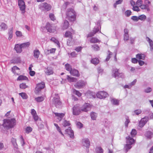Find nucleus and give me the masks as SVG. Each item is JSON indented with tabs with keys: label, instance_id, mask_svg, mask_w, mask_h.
<instances>
[{
	"label": "nucleus",
	"instance_id": "f257e3e1",
	"mask_svg": "<svg viewBox=\"0 0 153 153\" xmlns=\"http://www.w3.org/2000/svg\"><path fill=\"white\" fill-rule=\"evenodd\" d=\"M16 124V120L13 118L10 119H4L3 120V126L7 129L11 128L14 127Z\"/></svg>",
	"mask_w": 153,
	"mask_h": 153
},
{
	"label": "nucleus",
	"instance_id": "f03ea898",
	"mask_svg": "<svg viewBox=\"0 0 153 153\" xmlns=\"http://www.w3.org/2000/svg\"><path fill=\"white\" fill-rule=\"evenodd\" d=\"M76 15L75 11L72 8L68 9V19L71 22L75 21L76 19Z\"/></svg>",
	"mask_w": 153,
	"mask_h": 153
},
{
	"label": "nucleus",
	"instance_id": "7ed1b4c3",
	"mask_svg": "<svg viewBox=\"0 0 153 153\" xmlns=\"http://www.w3.org/2000/svg\"><path fill=\"white\" fill-rule=\"evenodd\" d=\"M55 97H53L52 101V104L57 108H60L62 106V104L60 100V98L58 94H55Z\"/></svg>",
	"mask_w": 153,
	"mask_h": 153
},
{
	"label": "nucleus",
	"instance_id": "20e7f679",
	"mask_svg": "<svg viewBox=\"0 0 153 153\" xmlns=\"http://www.w3.org/2000/svg\"><path fill=\"white\" fill-rule=\"evenodd\" d=\"M68 71L70 72V74L74 76L79 77L80 76L78 71L74 69H72L71 66L68 64Z\"/></svg>",
	"mask_w": 153,
	"mask_h": 153
},
{
	"label": "nucleus",
	"instance_id": "39448f33",
	"mask_svg": "<svg viewBox=\"0 0 153 153\" xmlns=\"http://www.w3.org/2000/svg\"><path fill=\"white\" fill-rule=\"evenodd\" d=\"M18 2L20 9L22 11V13L23 14L25 12V3L23 0H18Z\"/></svg>",
	"mask_w": 153,
	"mask_h": 153
},
{
	"label": "nucleus",
	"instance_id": "423d86ee",
	"mask_svg": "<svg viewBox=\"0 0 153 153\" xmlns=\"http://www.w3.org/2000/svg\"><path fill=\"white\" fill-rule=\"evenodd\" d=\"M72 108L73 114L74 115H79L81 111V109L79 108V104L75 105Z\"/></svg>",
	"mask_w": 153,
	"mask_h": 153
},
{
	"label": "nucleus",
	"instance_id": "0eeeda50",
	"mask_svg": "<svg viewBox=\"0 0 153 153\" xmlns=\"http://www.w3.org/2000/svg\"><path fill=\"white\" fill-rule=\"evenodd\" d=\"M45 83L43 82H42L41 83L37 84L35 88L36 93H39L41 90L45 88Z\"/></svg>",
	"mask_w": 153,
	"mask_h": 153
},
{
	"label": "nucleus",
	"instance_id": "6e6552de",
	"mask_svg": "<svg viewBox=\"0 0 153 153\" xmlns=\"http://www.w3.org/2000/svg\"><path fill=\"white\" fill-rule=\"evenodd\" d=\"M97 97L102 99L105 98L108 96V93L104 91H100L98 92L96 94Z\"/></svg>",
	"mask_w": 153,
	"mask_h": 153
},
{
	"label": "nucleus",
	"instance_id": "1a4fd4ad",
	"mask_svg": "<svg viewBox=\"0 0 153 153\" xmlns=\"http://www.w3.org/2000/svg\"><path fill=\"white\" fill-rule=\"evenodd\" d=\"M149 117H145L142 118L139 123V126L141 128L143 127L148 121Z\"/></svg>",
	"mask_w": 153,
	"mask_h": 153
},
{
	"label": "nucleus",
	"instance_id": "9d476101",
	"mask_svg": "<svg viewBox=\"0 0 153 153\" xmlns=\"http://www.w3.org/2000/svg\"><path fill=\"white\" fill-rule=\"evenodd\" d=\"M91 109L90 105L88 103H85L81 108L82 111L87 112L90 111Z\"/></svg>",
	"mask_w": 153,
	"mask_h": 153
},
{
	"label": "nucleus",
	"instance_id": "9b49d317",
	"mask_svg": "<svg viewBox=\"0 0 153 153\" xmlns=\"http://www.w3.org/2000/svg\"><path fill=\"white\" fill-rule=\"evenodd\" d=\"M68 31V38L69 39H68V40L71 42V44H72V42H71V41L72 40V34L74 33V32L73 30L71 28H70L69 29Z\"/></svg>",
	"mask_w": 153,
	"mask_h": 153
},
{
	"label": "nucleus",
	"instance_id": "f8f14e48",
	"mask_svg": "<svg viewBox=\"0 0 153 153\" xmlns=\"http://www.w3.org/2000/svg\"><path fill=\"white\" fill-rule=\"evenodd\" d=\"M100 29L98 27H95L92 30V32L89 33L87 35L88 38L93 36L94 34L99 31Z\"/></svg>",
	"mask_w": 153,
	"mask_h": 153
},
{
	"label": "nucleus",
	"instance_id": "ddd939ff",
	"mask_svg": "<svg viewBox=\"0 0 153 153\" xmlns=\"http://www.w3.org/2000/svg\"><path fill=\"white\" fill-rule=\"evenodd\" d=\"M85 85V82L83 81L80 80L75 85V86L76 88H80L83 87Z\"/></svg>",
	"mask_w": 153,
	"mask_h": 153
},
{
	"label": "nucleus",
	"instance_id": "4468645a",
	"mask_svg": "<svg viewBox=\"0 0 153 153\" xmlns=\"http://www.w3.org/2000/svg\"><path fill=\"white\" fill-rule=\"evenodd\" d=\"M41 9H44L47 11H49L51 9V7L50 5L48 4L47 3H44L42 4L40 7Z\"/></svg>",
	"mask_w": 153,
	"mask_h": 153
},
{
	"label": "nucleus",
	"instance_id": "2eb2a0df",
	"mask_svg": "<svg viewBox=\"0 0 153 153\" xmlns=\"http://www.w3.org/2000/svg\"><path fill=\"white\" fill-rule=\"evenodd\" d=\"M82 145L83 146L88 148L90 145L89 140L88 138H85L82 140Z\"/></svg>",
	"mask_w": 153,
	"mask_h": 153
},
{
	"label": "nucleus",
	"instance_id": "dca6fc26",
	"mask_svg": "<svg viewBox=\"0 0 153 153\" xmlns=\"http://www.w3.org/2000/svg\"><path fill=\"white\" fill-rule=\"evenodd\" d=\"M46 28L48 32L50 33H52L54 32V30L53 28V27L50 23L48 22L47 23Z\"/></svg>",
	"mask_w": 153,
	"mask_h": 153
},
{
	"label": "nucleus",
	"instance_id": "f3484780",
	"mask_svg": "<svg viewBox=\"0 0 153 153\" xmlns=\"http://www.w3.org/2000/svg\"><path fill=\"white\" fill-rule=\"evenodd\" d=\"M22 49L20 44H16L15 45L14 49L17 53H21L22 51Z\"/></svg>",
	"mask_w": 153,
	"mask_h": 153
},
{
	"label": "nucleus",
	"instance_id": "a211bd4d",
	"mask_svg": "<svg viewBox=\"0 0 153 153\" xmlns=\"http://www.w3.org/2000/svg\"><path fill=\"white\" fill-rule=\"evenodd\" d=\"M68 134L71 138L74 139V131L71 129L70 127L68 128Z\"/></svg>",
	"mask_w": 153,
	"mask_h": 153
},
{
	"label": "nucleus",
	"instance_id": "6ab92c4d",
	"mask_svg": "<svg viewBox=\"0 0 153 153\" xmlns=\"http://www.w3.org/2000/svg\"><path fill=\"white\" fill-rule=\"evenodd\" d=\"M126 143L127 144H132L134 143V140L130 136H128L126 138Z\"/></svg>",
	"mask_w": 153,
	"mask_h": 153
},
{
	"label": "nucleus",
	"instance_id": "aec40b11",
	"mask_svg": "<svg viewBox=\"0 0 153 153\" xmlns=\"http://www.w3.org/2000/svg\"><path fill=\"white\" fill-rule=\"evenodd\" d=\"M21 59L20 57H16L11 61V63L13 64H17L20 63Z\"/></svg>",
	"mask_w": 153,
	"mask_h": 153
},
{
	"label": "nucleus",
	"instance_id": "412c9836",
	"mask_svg": "<svg viewBox=\"0 0 153 153\" xmlns=\"http://www.w3.org/2000/svg\"><path fill=\"white\" fill-rule=\"evenodd\" d=\"M45 74L48 75L52 74H53V71L52 68H51L48 67L45 68Z\"/></svg>",
	"mask_w": 153,
	"mask_h": 153
},
{
	"label": "nucleus",
	"instance_id": "4be33fe9",
	"mask_svg": "<svg viewBox=\"0 0 153 153\" xmlns=\"http://www.w3.org/2000/svg\"><path fill=\"white\" fill-rule=\"evenodd\" d=\"M153 134V133L152 132L148 131L145 133V136L147 139H150L152 138Z\"/></svg>",
	"mask_w": 153,
	"mask_h": 153
},
{
	"label": "nucleus",
	"instance_id": "5701e85b",
	"mask_svg": "<svg viewBox=\"0 0 153 153\" xmlns=\"http://www.w3.org/2000/svg\"><path fill=\"white\" fill-rule=\"evenodd\" d=\"M33 56L35 58L38 59L40 54V52L39 50L35 49L33 51Z\"/></svg>",
	"mask_w": 153,
	"mask_h": 153
},
{
	"label": "nucleus",
	"instance_id": "b1692460",
	"mask_svg": "<svg viewBox=\"0 0 153 153\" xmlns=\"http://www.w3.org/2000/svg\"><path fill=\"white\" fill-rule=\"evenodd\" d=\"M13 27H12L9 29L8 34L9 35V37L8 39L10 40L13 37Z\"/></svg>",
	"mask_w": 153,
	"mask_h": 153
},
{
	"label": "nucleus",
	"instance_id": "393cba45",
	"mask_svg": "<svg viewBox=\"0 0 153 153\" xmlns=\"http://www.w3.org/2000/svg\"><path fill=\"white\" fill-rule=\"evenodd\" d=\"M86 96L88 98H91L95 97L94 93L90 91H88L86 93Z\"/></svg>",
	"mask_w": 153,
	"mask_h": 153
},
{
	"label": "nucleus",
	"instance_id": "a878e982",
	"mask_svg": "<svg viewBox=\"0 0 153 153\" xmlns=\"http://www.w3.org/2000/svg\"><path fill=\"white\" fill-rule=\"evenodd\" d=\"M146 40L149 42V44L151 50V51L153 50V42L152 41L151 39H150L149 37L147 36L146 37Z\"/></svg>",
	"mask_w": 153,
	"mask_h": 153
},
{
	"label": "nucleus",
	"instance_id": "bb28decb",
	"mask_svg": "<svg viewBox=\"0 0 153 153\" xmlns=\"http://www.w3.org/2000/svg\"><path fill=\"white\" fill-rule=\"evenodd\" d=\"M97 114L94 112H92L91 113L90 115L91 119L93 120H95L97 117Z\"/></svg>",
	"mask_w": 153,
	"mask_h": 153
},
{
	"label": "nucleus",
	"instance_id": "cd10ccee",
	"mask_svg": "<svg viewBox=\"0 0 153 153\" xmlns=\"http://www.w3.org/2000/svg\"><path fill=\"white\" fill-rule=\"evenodd\" d=\"M112 73V75L114 77H117L119 73L118 72V70L117 68L113 69Z\"/></svg>",
	"mask_w": 153,
	"mask_h": 153
},
{
	"label": "nucleus",
	"instance_id": "c85d7f7f",
	"mask_svg": "<svg viewBox=\"0 0 153 153\" xmlns=\"http://www.w3.org/2000/svg\"><path fill=\"white\" fill-rule=\"evenodd\" d=\"M27 80H28V78L26 76L22 75L19 76L17 79V81Z\"/></svg>",
	"mask_w": 153,
	"mask_h": 153
},
{
	"label": "nucleus",
	"instance_id": "c756f323",
	"mask_svg": "<svg viewBox=\"0 0 153 153\" xmlns=\"http://www.w3.org/2000/svg\"><path fill=\"white\" fill-rule=\"evenodd\" d=\"M55 114L56 116L58 117V119L60 121L61 120L62 118L64 116V114L62 113H55Z\"/></svg>",
	"mask_w": 153,
	"mask_h": 153
},
{
	"label": "nucleus",
	"instance_id": "7c9ffc66",
	"mask_svg": "<svg viewBox=\"0 0 153 153\" xmlns=\"http://www.w3.org/2000/svg\"><path fill=\"white\" fill-rule=\"evenodd\" d=\"M22 48H25L29 47L30 45V43L29 42L22 43L20 44Z\"/></svg>",
	"mask_w": 153,
	"mask_h": 153
},
{
	"label": "nucleus",
	"instance_id": "2f4dec72",
	"mask_svg": "<svg viewBox=\"0 0 153 153\" xmlns=\"http://www.w3.org/2000/svg\"><path fill=\"white\" fill-rule=\"evenodd\" d=\"M145 55L142 54H138L136 55V57L137 59L144 60L145 58Z\"/></svg>",
	"mask_w": 153,
	"mask_h": 153
},
{
	"label": "nucleus",
	"instance_id": "473e14b6",
	"mask_svg": "<svg viewBox=\"0 0 153 153\" xmlns=\"http://www.w3.org/2000/svg\"><path fill=\"white\" fill-rule=\"evenodd\" d=\"M96 153H103V150L101 147H97L95 149Z\"/></svg>",
	"mask_w": 153,
	"mask_h": 153
},
{
	"label": "nucleus",
	"instance_id": "72a5a7b5",
	"mask_svg": "<svg viewBox=\"0 0 153 153\" xmlns=\"http://www.w3.org/2000/svg\"><path fill=\"white\" fill-rule=\"evenodd\" d=\"M1 29L3 30H7V25L4 23H2L0 26Z\"/></svg>",
	"mask_w": 153,
	"mask_h": 153
},
{
	"label": "nucleus",
	"instance_id": "f704fd0d",
	"mask_svg": "<svg viewBox=\"0 0 153 153\" xmlns=\"http://www.w3.org/2000/svg\"><path fill=\"white\" fill-rule=\"evenodd\" d=\"M51 40L55 43L56 44L58 47H60L59 42L57 39H56L55 38L52 37L51 39Z\"/></svg>",
	"mask_w": 153,
	"mask_h": 153
},
{
	"label": "nucleus",
	"instance_id": "c9c22d12",
	"mask_svg": "<svg viewBox=\"0 0 153 153\" xmlns=\"http://www.w3.org/2000/svg\"><path fill=\"white\" fill-rule=\"evenodd\" d=\"M45 99L44 97H38L35 98V100L38 102H40L43 101Z\"/></svg>",
	"mask_w": 153,
	"mask_h": 153
},
{
	"label": "nucleus",
	"instance_id": "e433bc0d",
	"mask_svg": "<svg viewBox=\"0 0 153 153\" xmlns=\"http://www.w3.org/2000/svg\"><path fill=\"white\" fill-rule=\"evenodd\" d=\"M100 42V41L96 38L92 37L90 40L91 43H96Z\"/></svg>",
	"mask_w": 153,
	"mask_h": 153
},
{
	"label": "nucleus",
	"instance_id": "4c0bfd02",
	"mask_svg": "<svg viewBox=\"0 0 153 153\" xmlns=\"http://www.w3.org/2000/svg\"><path fill=\"white\" fill-rule=\"evenodd\" d=\"M149 5L148 4H143L141 5L140 7L142 9H146L148 11L149 10Z\"/></svg>",
	"mask_w": 153,
	"mask_h": 153
},
{
	"label": "nucleus",
	"instance_id": "58836bf2",
	"mask_svg": "<svg viewBox=\"0 0 153 153\" xmlns=\"http://www.w3.org/2000/svg\"><path fill=\"white\" fill-rule=\"evenodd\" d=\"M91 62L94 65L97 64L99 62V59L96 58L92 59Z\"/></svg>",
	"mask_w": 153,
	"mask_h": 153
},
{
	"label": "nucleus",
	"instance_id": "ea45409f",
	"mask_svg": "<svg viewBox=\"0 0 153 153\" xmlns=\"http://www.w3.org/2000/svg\"><path fill=\"white\" fill-rule=\"evenodd\" d=\"M76 79L74 77H70L68 75V81L71 82H76Z\"/></svg>",
	"mask_w": 153,
	"mask_h": 153
},
{
	"label": "nucleus",
	"instance_id": "a19ab883",
	"mask_svg": "<svg viewBox=\"0 0 153 153\" xmlns=\"http://www.w3.org/2000/svg\"><path fill=\"white\" fill-rule=\"evenodd\" d=\"M112 103L114 105H119V101L116 99H113L111 100Z\"/></svg>",
	"mask_w": 153,
	"mask_h": 153
},
{
	"label": "nucleus",
	"instance_id": "79ce46f5",
	"mask_svg": "<svg viewBox=\"0 0 153 153\" xmlns=\"http://www.w3.org/2000/svg\"><path fill=\"white\" fill-rule=\"evenodd\" d=\"M19 95L21 96L23 99H26L27 98V95L25 93L22 92L20 93L19 94Z\"/></svg>",
	"mask_w": 153,
	"mask_h": 153
},
{
	"label": "nucleus",
	"instance_id": "37998d69",
	"mask_svg": "<svg viewBox=\"0 0 153 153\" xmlns=\"http://www.w3.org/2000/svg\"><path fill=\"white\" fill-rule=\"evenodd\" d=\"M19 87L20 88L22 89H25L28 87V86L25 83H22L20 84Z\"/></svg>",
	"mask_w": 153,
	"mask_h": 153
},
{
	"label": "nucleus",
	"instance_id": "c03bdc74",
	"mask_svg": "<svg viewBox=\"0 0 153 153\" xmlns=\"http://www.w3.org/2000/svg\"><path fill=\"white\" fill-rule=\"evenodd\" d=\"M11 142L13 146L16 148L17 146V144L16 142V139L14 138H12L11 139Z\"/></svg>",
	"mask_w": 153,
	"mask_h": 153
},
{
	"label": "nucleus",
	"instance_id": "a18cd8bd",
	"mask_svg": "<svg viewBox=\"0 0 153 153\" xmlns=\"http://www.w3.org/2000/svg\"><path fill=\"white\" fill-rule=\"evenodd\" d=\"M62 29L63 30L67 29V20H65L63 24L62 27Z\"/></svg>",
	"mask_w": 153,
	"mask_h": 153
},
{
	"label": "nucleus",
	"instance_id": "49530a36",
	"mask_svg": "<svg viewBox=\"0 0 153 153\" xmlns=\"http://www.w3.org/2000/svg\"><path fill=\"white\" fill-rule=\"evenodd\" d=\"M146 17L144 15H142L138 16V19L142 21H144L146 19Z\"/></svg>",
	"mask_w": 153,
	"mask_h": 153
},
{
	"label": "nucleus",
	"instance_id": "de8ad7c7",
	"mask_svg": "<svg viewBox=\"0 0 153 153\" xmlns=\"http://www.w3.org/2000/svg\"><path fill=\"white\" fill-rule=\"evenodd\" d=\"M54 125L56 127V128L57 130L61 134H62V135H63V134L61 131L60 128L58 126V124L55 123H54Z\"/></svg>",
	"mask_w": 153,
	"mask_h": 153
},
{
	"label": "nucleus",
	"instance_id": "09e8293b",
	"mask_svg": "<svg viewBox=\"0 0 153 153\" xmlns=\"http://www.w3.org/2000/svg\"><path fill=\"white\" fill-rule=\"evenodd\" d=\"M137 134V131L134 129H132L131 132V134L132 137H134Z\"/></svg>",
	"mask_w": 153,
	"mask_h": 153
},
{
	"label": "nucleus",
	"instance_id": "8fccbe9b",
	"mask_svg": "<svg viewBox=\"0 0 153 153\" xmlns=\"http://www.w3.org/2000/svg\"><path fill=\"white\" fill-rule=\"evenodd\" d=\"M131 145V144L127 143L125 147L126 152H127L128 150L131 148L132 146Z\"/></svg>",
	"mask_w": 153,
	"mask_h": 153
},
{
	"label": "nucleus",
	"instance_id": "3c124183",
	"mask_svg": "<svg viewBox=\"0 0 153 153\" xmlns=\"http://www.w3.org/2000/svg\"><path fill=\"white\" fill-rule=\"evenodd\" d=\"M16 34L17 36L19 37H22V34L21 31H17L16 32Z\"/></svg>",
	"mask_w": 153,
	"mask_h": 153
},
{
	"label": "nucleus",
	"instance_id": "603ef678",
	"mask_svg": "<svg viewBox=\"0 0 153 153\" xmlns=\"http://www.w3.org/2000/svg\"><path fill=\"white\" fill-rule=\"evenodd\" d=\"M32 128L28 126L27 127L26 129V132L27 133H29L32 131Z\"/></svg>",
	"mask_w": 153,
	"mask_h": 153
},
{
	"label": "nucleus",
	"instance_id": "864d4df0",
	"mask_svg": "<svg viewBox=\"0 0 153 153\" xmlns=\"http://www.w3.org/2000/svg\"><path fill=\"white\" fill-rule=\"evenodd\" d=\"M61 125L64 127H66L67 126V121L65 120H62Z\"/></svg>",
	"mask_w": 153,
	"mask_h": 153
},
{
	"label": "nucleus",
	"instance_id": "5fc2aeb1",
	"mask_svg": "<svg viewBox=\"0 0 153 153\" xmlns=\"http://www.w3.org/2000/svg\"><path fill=\"white\" fill-rule=\"evenodd\" d=\"M92 47L93 48L94 50L95 51H98L100 50L99 47L97 45H93Z\"/></svg>",
	"mask_w": 153,
	"mask_h": 153
},
{
	"label": "nucleus",
	"instance_id": "6e6d98bb",
	"mask_svg": "<svg viewBox=\"0 0 153 153\" xmlns=\"http://www.w3.org/2000/svg\"><path fill=\"white\" fill-rule=\"evenodd\" d=\"M49 17L52 21H54L56 19V18L54 15L53 13H51L50 14Z\"/></svg>",
	"mask_w": 153,
	"mask_h": 153
},
{
	"label": "nucleus",
	"instance_id": "4d7b16f0",
	"mask_svg": "<svg viewBox=\"0 0 153 153\" xmlns=\"http://www.w3.org/2000/svg\"><path fill=\"white\" fill-rule=\"evenodd\" d=\"M142 0H138L136 4V5L140 7L142 4Z\"/></svg>",
	"mask_w": 153,
	"mask_h": 153
},
{
	"label": "nucleus",
	"instance_id": "13d9d810",
	"mask_svg": "<svg viewBox=\"0 0 153 153\" xmlns=\"http://www.w3.org/2000/svg\"><path fill=\"white\" fill-rule=\"evenodd\" d=\"M108 52L109 53V54L107 56V58L105 59V61H108L109 60V59H110L111 57L110 55H112V53L111 52L109 51H108Z\"/></svg>",
	"mask_w": 153,
	"mask_h": 153
},
{
	"label": "nucleus",
	"instance_id": "bf43d9fd",
	"mask_svg": "<svg viewBox=\"0 0 153 153\" xmlns=\"http://www.w3.org/2000/svg\"><path fill=\"white\" fill-rule=\"evenodd\" d=\"M74 93L76 95H77L79 97H80L81 96L82 94L79 92L78 91H77L76 90H74Z\"/></svg>",
	"mask_w": 153,
	"mask_h": 153
},
{
	"label": "nucleus",
	"instance_id": "052dcab7",
	"mask_svg": "<svg viewBox=\"0 0 153 153\" xmlns=\"http://www.w3.org/2000/svg\"><path fill=\"white\" fill-rule=\"evenodd\" d=\"M131 13L130 10H128L125 12V14L126 16L128 17L131 14Z\"/></svg>",
	"mask_w": 153,
	"mask_h": 153
},
{
	"label": "nucleus",
	"instance_id": "680f3d73",
	"mask_svg": "<svg viewBox=\"0 0 153 153\" xmlns=\"http://www.w3.org/2000/svg\"><path fill=\"white\" fill-rule=\"evenodd\" d=\"M20 140L21 143L22 144V146H24V145L25 144L24 139L23 138V137L22 136H20Z\"/></svg>",
	"mask_w": 153,
	"mask_h": 153
},
{
	"label": "nucleus",
	"instance_id": "e2e57ef3",
	"mask_svg": "<svg viewBox=\"0 0 153 153\" xmlns=\"http://www.w3.org/2000/svg\"><path fill=\"white\" fill-rule=\"evenodd\" d=\"M19 68L16 66H13L12 69V71L14 73H15V71L16 70H19Z\"/></svg>",
	"mask_w": 153,
	"mask_h": 153
},
{
	"label": "nucleus",
	"instance_id": "0e129e2a",
	"mask_svg": "<svg viewBox=\"0 0 153 153\" xmlns=\"http://www.w3.org/2000/svg\"><path fill=\"white\" fill-rule=\"evenodd\" d=\"M138 6L136 5L135 6H134L133 7V10L134 11H140V9L138 7Z\"/></svg>",
	"mask_w": 153,
	"mask_h": 153
},
{
	"label": "nucleus",
	"instance_id": "69168bd1",
	"mask_svg": "<svg viewBox=\"0 0 153 153\" xmlns=\"http://www.w3.org/2000/svg\"><path fill=\"white\" fill-rule=\"evenodd\" d=\"M152 91V88L150 87H148L144 91L146 93H149L150 92Z\"/></svg>",
	"mask_w": 153,
	"mask_h": 153
},
{
	"label": "nucleus",
	"instance_id": "338daca9",
	"mask_svg": "<svg viewBox=\"0 0 153 153\" xmlns=\"http://www.w3.org/2000/svg\"><path fill=\"white\" fill-rule=\"evenodd\" d=\"M128 34H124V39L125 41H127L129 39Z\"/></svg>",
	"mask_w": 153,
	"mask_h": 153
},
{
	"label": "nucleus",
	"instance_id": "774afa93",
	"mask_svg": "<svg viewBox=\"0 0 153 153\" xmlns=\"http://www.w3.org/2000/svg\"><path fill=\"white\" fill-rule=\"evenodd\" d=\"M76 125L77 127L79 128H82L83 126L82 124L79 122L77 123Z\"/></svg>",
	"mask_w": 153,
	"mask_h": 153
}]
</instances>
